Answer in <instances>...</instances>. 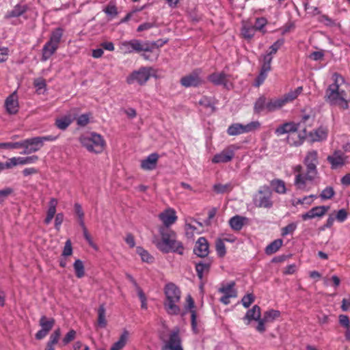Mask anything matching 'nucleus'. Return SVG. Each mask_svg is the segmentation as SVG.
<instances>
[{
	"label": "nucleus",
	"instance_id": "774afa93",
	"mask_svg": "<svg viewBox=\"0 0 350 350\" xmlns=\"http://www.w3.org/2000/svg\"><path fill=\"white\" fill-rule=\"evenodd\" d=\"M104 12L107 16L111 17H115L118 14L117 8L113 5H109L105 9Z\"/></svg>",
	"mask_w": 350,
	"mask_h": 350
},
{
	"label": "nucleus",
	"instance_id": "e2e57ef3",
	"mask_svg": "<svg viewBox=\"0 0 350 350\" xmlns=\"http://www.w3.org/2000/svg\"><path fill=\"white\" fill-rule=\"evenodd\" d=\"M33 85L36 88L37 91L45 89L46 87V81L43 78H37L33 81Z\"/></svg>",
	"mask_w": 350,
	"mask_h": 350
},
{
	"label": "nucleus",
	"instance_id": "c756f323",
	"mask_svg": "<svg viewBox=\"0 0 350 350\" xmlns=\"http://www.w3.org/2000/svg\"><path fill=\"white\" fill-rule=\"evenodd\" d=\"M245 319L248 321H257L258 322V326L257 328H260V320L262 319L260 318V308L257 305L254 306L252 308L247 311Z\"/></svg>",
	"mask_w": 350,
	"mask_h": 350
},
{
	"label": "nucleus",
	"instance_id": "39448f33",
	"mask_svg": "<svg viewBox=\"0 0 350 350\" xmlns=\"http://www.w3.org/2000/svg\"><path fill=\"white\" fill-rule=\"evenodd\" d=\"M161 350H183L178 329H163L159 333Z\"/></svg>",
	"mask_w": 350,
	"mask_h": 350
},
{
	"label": "nucleus",
	"instance_id": "9d476101",
	"mask_svg": "<svg viewBox=\"0 0 350 350\" xmlns=\"http://www.w3.org/2000/svg\"><path fill=\"white\" fill-rule=\"evenodd\" d=\"M304 163L306 166V171H308L309 176L317 174V166L319 163L317 151L315 150L308 151L304 158Z\"/></svg>",
	"mask_w": 350,
	"mask_h": 350
},
{
	"label": "nucleus",
	"instance_id": "f704fd0d",
	"mask_svg": "<svg viewBox=\"0 0 350 350\" xmlns=\"http://www.w3.org/2000/svg\"><path fill=\"white\" fill-rule=\"evenodd\" d=\"M64 31V30L62 27H57L51 31L49 40L48 42L59 46V44L61 42Z\"/></svg>",
	"mask_w": 350,
	"mask_h": 350
},
{
	"label": "nucleus",
	"instance_id": "2f4dec72",
	"mask_svg": "<svg viewBox=\"0 0 350 350\" xmlns=\"http://www.w3.org/2000/svg\"><path fill=\"white\" fill-rule=\"evenodd\" d=\"M28 8L26 5H22V4H17L16 5L14 8L8 12L5 18H14V17H18L25 13L27 10Z\"/></svg>",
	"mask_w": 350,
	"mask_h": 350
},
{
	"label": "nucleus",
	"instance_id": "a18cd8bd",
	"mask_svg": "<svg viewBox=\"0 0 350 350\" xmlns=\"http://www.w3.org/2000/svg\"><path fill=\"white\" fill-rule=\"evenodd\" d=\"M210 269L208 262H198L196 265V271L198 278L202 280L205 273H207Z\"/></svg>",
	"mask_w": 350,
	"mask_h": 350
},
{
	"label": "nucleus",
	"instance_id": "f03ea898",
	"mask_svg": "<svg viewBox=\"0 0 350 350\" xmlns=\"http://www.w3.org/2000/svg\"><path fill=\"white\" fill-rule=\"evenodd\" d=\"M159 232L161 239L154 240V243L161 252L183 254L185 247L182 242L176 239V234L174 231L168 228L160 227Z\"/></svg>",
	"mask_w": 350,
	"mask_h": 350
},
{
	"label": "nucleus",
	"instance_id": "6ab92c4d",
	"mask_svg": "<svg viewBox=\"0 0 350 350\" xmlns=\"http://www.w3.org/2000/svg\"><path fill=\"white\" fill-rule=\"evenodd\" d=\"M329 209V207L326 206H315L311 208L307 213L303 214L301 215V218L304 220H307L315 217H321L323 216L328 211Z\"/></svg>",
	"mask_w": 350,
	"mask_h": 350
},
{
	"label": "nucleus",
	"instance_id": "2eb2a0df",
	"mask_svg": "<svg viewBox=\"0 0 350 350\" xmlns=\"http://www.w3.org/2000/svg\"><path fill=\"white\" fill-rule=\"evenodd\" d=\"M194 308L195 304L193 299L190 295H188L186 298V305L185 306V311L182 314L184 315L187 310L190 312L191 328H196L198 326L201 325L200 321L198 320L197 314Z\"/></svg>",
	"mask_w": 350,
	"mask_h": 350
},
{
	"label": "nucleus",
	"instance_id": "393cba45",
	"mask_svg": "<svg viewBox=\"0 0 350 350\" xmlns=\"http://www.w3.org/2000/svg\"><path fill=\"white\" fill-rule=\"evenodd\" d=\"M5 106L7 111L10 114H14L18 111V104L16 94H12L6 98Z\"/></svg>",
	"mask_w": 350,
	"mask_h": 350
},
{
	"label": "nucleus",
	"instance_id": "c03bdc74",
	"mask_svg": "<svg viewBox=\"0 0 350 350\" xmlns=\"http://www.w3.org/2000/svg\"><path fill=\"white\" fill-rule=\"evenodd\" d=\"M227 133L230 136L238 135L244 133L243 124L240 123L232 124L228 128Z\"/></svg>",
	"mask_w": 350,
	"mask_h": 350
},
{
	"label": "nucleus",
	"instance_id": "ea45409f",
	"mask_svg": "<svg viewBox=\"0 0 350 350\" xmlns=\"http://www.w3.org/2000/svg\"><path fill=\"white\" fill-rule=\"evenodd\" d=\"M271 185L278 193L284 194L286 192V184L282 180L274 179L271 180Z\"/></svg>",
	"mask_w": 350,
	"mask_h": 350
},
{
	"label": "nucleus",
	"instance_id": "7c9ffc66",
	"mask_svg": "<svg viewBox=\"0 0 350 350\" xmlns=\"http://www.w3.org/2000/svg\"><path fill=\"white\" fill-rule=\"evenodd\" d=\"M284 105H285V104H284V100L282 97L276 98H271L269 101H267V111L272 112V111H276L278 109H280Z\"/></svg>",
	"mask_w": 350,
	"mask_h": 350
},
{
	"label": "nucleus",
	"instance_id": "603ef678",
	"mask_svg": "<svg viewBox=\"0 0 350 350\" xmlns=\"http://www.w3.org/2000/svg\"><path fill=\"white\" fill-rule=\"evenodd\" d=\"M55 321L53 318H48L45 316L41 317L40 325L42 328H52L54 326Z\"/></svg>",
	"mask_w": 350,
	"mask_h": 350
},
{
	"label": "nucleus",
	"instance_id": "5701e85b",
	"mask_svg": "<svg viewBox=\"0 0 350 350\" xmlns=\"http://www.w3.org/2000/svg\"><path fill=\"white\" fill-rule=\"evenodd\" d=\"M280 317L279 310L270 309L265 311L262 319L260 320V327L262 328L266 324L271 323Z\"/></svg>",
	"mask_w": 350,
	"mask_h": 350
},
{
	"label": "nucleus",
	"instance_id": "09e8293b",
	"mask_svg": "<svg viewBox=\"0 0 350 350\" xmlns=\"http://www.w3.org/2000/svg\"><path fill=\"white\" fill-rule=\"evenodd\" d=\"M137 253L141 256L144 262H151L153 260V257L142 247H137L136 249Z\"/></svg>",
	"mask_w": 350,
	"mask_h": 350
},
{
	"label": "nucleus",
	"instance_id": "c85d7f7f",
	"mask_svg": "<svg viewBox=\"0 0 350 350\" xmlns=\"http://www.w3.org/2000/svg\"><path fill=\"white\" fill-rule=\"evenodd\" d=\"M256 30L251 23H243L241 33L242 36L246 40H251L255 35Z\"/></svg>",
	"mask_w": 350,
	"mask_h": 350
},
{
	"label": "nucleus",
	"instance_id": "412c9836",
	"mask_svg": "<svg viewBox=\"0 0 350 350\" xmlns=\"http://www.w3.org/2000/svg\"><path fill=\"white\" fill-rule=\"evenodd\" d=\"M299 125L300 123L297 124L293 122H286L280 125L275 130V133L280 136L286 133H295L298 130Z\"/></svg>",
	"mask_w": 350,
	"mask_h": 350
},
{
	"label": "nucleus",
	"instance_id": "6e6552de",
	"mask_svg": "<svg viewBox=\"0 0 350 350\" xmlns=\"http://www.w3.org/2000/svg\"><path fill=\"white\" fill-rule=\"evenodd\" d=\"M150 69L142 67L138 70H135L126 77L128 84L138 83L140 85H144L150 78Z\"/></svg>",
	"mask_w": 350,
	"mask_h": 350
},
{
	"label": "nucleus",
	"instance_id": "72a5a7b5",
	"mask_svg": "<svg viewBox=\"0 0 350 350\" xmlns=\"http://www.w3.org/2000/svg\"><path fill=\"white\" fill-rule=\"evenodd\" d=\"M57 204V200L55 198H51L50 200L46 217L44 219L45 224H49L52 221L56 213Z\"/></svg>",
	"mask_w": 350,
	"mask_h": 350
},
{
	"label": "nucleus",
	"instance_id": "f257e3e1",
	"mask_svg": "<svg viewBox=\"0 0 350 350\" xmlns=\"http://www.w3.org/2000/svg\"><path fill=\"white\" fill-rule=\"evenodd\" d=\"M332 83L326 90V97L331 105H336L342 109L349 108L347 99V85L342 75L334 72L332 76Z\"/></svg>",
	"mask_w": 350,
	"mask_h": 350
},
{
	"label": "nucleus",
	"instance_id": "de8ad7c7",
	"mask_svg": "<svg viewBox=\"0 0 350 350\" xmlns=\"http://www.w3.org/2000/svg\"><path fill=\"white\" fill-rule=\"evenodd\" d=\"M200 234L198 229L192 224H185V234L188 239H193L195 234Z\"/></svg>",
	"mask_w": 350,
	"mask_h": 350
},
{
	"label": "nucleus",
	"instance_id": "aec40b11",
	"mask_svg": "<svg viewBox=\"0 0 350 350\" xmlns=\"http://www.w3.org/2000/svg\"><path fill=\"white\" fill-rule=\"evenodd\" d=\"M159 155L156 153L149 154L146 159L141 161V168L144 170L151 171L156 168Z\"/></svg>",
	"mask_w": 350,
	"mask_h": 350
},
{
	"label": "nucleus",
	"instance_id": "7ed1b4c3",
	"mask_svg": "<svg viewBox=\"0 0 350 350\" xmlns=\"http://www.w3.org/2000/svg\"><path fill=\"white\" fill-rule=\"evenodd\" d=\"M164 293L165 299L163 306L167 314L178 315L181 314V309L178 305L180 301L181 291L174 283H168L165 286Z\"/></svg>",
	"mask_w": 350,
	"mask_h": 350
},
{
	"label": "nucleus",
	"instance_id": "0eeeda50",
	"mask_svg": "<svg viewBox=\"0 0 350 350\" xmlns=\"http://www.w3.org/2000/svg\"><path fill=\"white\" fill-rule=\"evenodd\" d=\"M273 55L268 53L267 52L265 54L262 55V64L260 71L254 81V85L256 87H259L266 79L268 72L271 69V64L273 59Z\"/></svg>",
	"mask_w": 350,
	"mask_h": 350
},
{
	"label": "nucleus",
	"instance_id": "f3484780",
	"mask_svg": "<svg viewBox=\"0 0 350 350\" xmlns=\"http://www.w3.org/2000/svg\"><path fill=\"white\" fill-rule=\"evenodd\" d=\"M228 75L224 72H215L209 75L208 80L215 85H223L228 88Z\"/></svg>",
	"mask_w": 350,
	"mask_h": 350
},
{
	"label": "nucleus",
	"instance_id": "69168bd1",
	"mask_svg": "<svg viewBox=\"0 0 350 350\" xmlns=\"http://www.w3.org/2000/svg\"><path fill=\"white\" fill-rule=\"evenodd\" d=\"M90 122L89 114H82L77 120V124L79 126H85Z\"/></svg>",
	"mask_w": 350,
	"mask_h": 350
},
{
	"label": "nucleus",
	"instance_id": "a19ab883",
	"mask_svg": "<svg viewBox=\"0 0 350 350\" xmlns=\"http://www.w3.org/2000/svg\"><path fill=\"white\" fill-rule=\"evenodd\" d=\"M61 336L60 330L56 329L50 336L45 350H54V346L57 344Z\"/></svg>",
	"mask_w": 350,
	"mask_h": 350
},
{
	"label": "nucleus",
	"instance_id": "b1692460",
	"mask_svg": "<svg viewBox=\"0 0 350 350\" xmlns=\"http://www.w3.org/2000/svg\"><path fill=\"white\" fill-rule=\"evenodd\" d=\"M75 113H72L70 111L68 114L57 118L55 121L56 126L61 130L66 129L75 119Z\"/></svg>",
	"mask_w": 350,
	"mask_h": 350
},
{
	"label": "nucleus",
	"instance_id": "1a4fd4ad",
	"mask_svg": "<svg viewBox=\"0 0 350 350\" xmlns=\"http://www.w3.org/2000/svg\"><path fill=\"white\" fill-rule=\"evenodd\" d=\"M201 69H196L189 75L183 77L180 83L185 88L198 87L203 83Z\"/></svg>",
	"mask_w": 350,
	"mask_h": 350
},
{
	"label": "nucleus",
	"instance_id": "49530a36",
	"mask_svg": "<svg viewBox=\"0 0 350 350\" xmlns=\"http://www.w3.org/2000/svg\"><path fill=\"white\" fill-rule=\"evenodd\" d=\"M74 270L76 274V276L78 278H81L85 275V268L83 262L77 259L75 261L73 264Z\"/></svg>",
	"mask_w": 350,
	"mask_h": 350
},
{
	"label": "nucleus",
	"instance_id": "bf43d9fd",
	"mask_svg": "<svg viewBox=\"0 0 350 350\" xmlns=\"http://www.w3.org/2000/svg\"><path fill=\"white\" fill-rule=\"evenodd\" d=\"M255 297L252 293H247L241 299L242 305L247 308L254 301Z\"/></svg>",
	"mask_w": 350,
	"mask_h": 350
},
{
	"label": "nucleus",
	"instance_id": "37998d69",
	"mask_svg": "<svg viewBox=\"0 0 350 350\" xmlns=\"http://www.w3.org/2000/svg\"><path fill=\"white\" fill-rule=\"evenodd\" d=\"M266 98L265 96L259 97L254 103V111L256 113H260L263 111H267Z\"/></svg>",
	"mask_w": 350,
	"mask_h": 350
},
{
	"label": "nucleus",
	"instance_id": "c9c22d12",
	"mask_svg": "<svg viewBox=\"0 0 350 350\" xmlns=\"http://www.w3.org/2000/svg\"><path fill=\"white\" fill-rule=\"evenodd\" d=\"M303 88L301 86L297 87L295 90H291L287 94L282 96L284 104H287L293 101L297 96L302 92Z\"/></svg>",
	"mask_w": 350,
	"mask_h": 350
},
{
	"label": "nucleus",
	"instance_id": "8fccbe9b",
	"mask_svg": "<svg viewBox=\"0 0 350 350\" xmlns=\"http://www.w3.org/2000/svg\"><path fill=\"white\" fill-rule=\"evenodd\" d=\"M215 250L217 254L220 257H224L226 255V246L223 239H217L215 241Z\"/></svg>",
	"mask_w": 350,
	"mask_h": 350
},
{
	"label": "nucleus",
	"instance_id": "f8f14e48",
	"mask_svg": "<svg viewBox=\"0 0 350 350\" xmlns=\"http://www.w3.org/2000/svg\"><path fill=\"white\" fill-rule=\"evenodd\" d=\"M19 144L20 148H24V151L22 152L24 154L36 152L42 148L41 142L38 141L36 137L19 142Z\"/></svg>",
	"mask_w": 350,
	"mask_h": 350
},
{
	"label": "nucleus",
	"instance_id": "a211bd4d",
	"mask_svg": "<svg viewBox=\"0 0 350 350\" xmlns=\"http://www.w3.org/2000/svg\"><path fill=\"white\" fill-rule=\"evenodd\" d=\"M234 157V152L230 148H225L216 154L212 159L213 163H224L230 161Z\"/></svg>",
	"mask_w": 350,
	"mask_h": 350
},
{
	"label": "nucleus",
	"instance_id": "0e129e2a",
	"mask_svg": "<svg viewBox=\"0 0 350 350\" xmlns=\"http://www.w3.org/2000/svg\"><path fill=\"white\" fill-rule=\"evenodd\" d=\"M72 247L70 240H67L65 243V245L64 247V250L62 252V256L66 257L72 255Z\"/></svg>",
	"mask_w": 350,
	"mask_h": 350
},
{
	"label": "nucleus",
	"instance_id": "052dcab7",
	"mask_svg": "<svg viewBox=\"0 0 350 350\" xmlns=\"http://www.w3.org/2000/svg\"><path fill=\"white\" fill-rule=\"evenodd\" d=\"M120 49L124 53H132L134 52L131 40L122 42L120 45Z\"/></svg>",
	"mask_w": 350,
	"mask_h": 350
},
{
	"label": "nucleus",
	"instance_id": "5fc2aeb1",
	"mask_svg": "<svg viewBox=\"0 0 350 350\" xmlns=\"http://www.w3.org/2000/svg\"><path fill=\"white\" fill-rule=\"evenodd\" d=\"M98 323L100 327L106 325L105 309L103 306H100L98 310Z\"/></svg>",
	"mask_w": 350,
	"mask_h": 350
},
{
	"label": "nucleus",
	"instance_id": "13d9d810",
	"mask_svg": "<svg viewBox=\"0 0 350 350\" xmlns=\"http://www.w3.org/2000/svg\"><path fill=\"white\" fill-rule=\"evenodd\" d=\"M284 39H279L276 40L270 47L268 53L274 55L279 49L284 44Z\"/></svg>",
	"mask_w": 350,
	"mask_h": 350
},
{
	"label": "nucleus",
	"instance_id": "338daca9",
	"mask_svg": "<svg viewBox=\"0 0 350 350\" xmlns=\"http://www.w3.org/2000/svg\"><path fill=\"white\" fill-rule=\"evenodd\" d=\"M76 336V332L74 329H70L69 332L65 336V337L62 340L63 345H66L70 342L73 340Z\"/></svg>",
	"mask_w": 350,
	"mask_h": 350
},
{
	"label": "nucleus",
	"instance_id": "3c124183",
	"mask_svg": "<svg viewBox=\"0 0 350 350\" xmlns=\"http://www.w3.org/2000/svg\"><path fill=\"white\" fill-rule=\"evenodd\" d=\"M260 126L258 121H252L247 124H243L244 133H250L258 130Z\"/></svg>",
	"mask_w": 350,
	"mask_h": 350
},
{
	"label": "nucleus",
	"instance_id": "a878e982",
	"mask_svg": "<svg viewBox=\"0 0 350 350\" xmlns=\"http://www.w3.org/2000/svg\"><path fill=\"white\" fill-rule=\"evenodd\" d=\"M247 221V219L245 217L235 215L229 219L228 224L233 230L239 231L242 229Z\"/></svg>",
	"mask_w": 350,
	"mask_h": 350
},
{
	"label": "nucleus",
	"instance_id": "dca6fc26",
	"mask_svg": "<svg viewBox=\"0 0 350 350\" xmlns=\"http://www.w3.org/2000/svg\"><path fill=\"white\" fill-rule=\"evenodd\" d=\"M38 160L37 155H32L26 157H12L7 160V167L8 169L12 168L18 165H27L34 163Z\"/></svg>",
	"mask_w": 350,
	"mask_h": 350
},
{
	"label": "nucleus",
	"instance_id": "864d4df0",
	"mask_svg": "<svg viewBox=\"0 0 350 350\" xmlns=\"http://www.w3.org/2000/svg\"><path fill=\"white\" fill-rule=\"evenodd\" d=\"M199 105L206 108H211L212 111H215V105L211 98L208 96H203L199 100Z\"/></svg>",
	"mask_w": 350,
	"mask_h": 350
},
{
	"label": "nucleus",
	"instance_id": "680f3d73",
	"mask_svg": "<svg viewBox=\"0 0 350 350\" xmlns=\"http://www.w3.org/2000/svg\"><path fill=\"white\" fill-rule=\"evenodd\" d=\"M297 228V224L291 223L286 226L282 228V236L285 237L289 234H292Z\"/></svg>",
	"mask_w": 350,
	"mask_h": 350
},
{
	"label": "nucleus",
	"instance_id": "20e7f679",
	"mask_svg": "<svg viewBox=\"0 0 350 350\" xmlns=\"http://www.w3.org/2000/svg\"><path fill=\"white\" fill-rule=\"evenodd\" d=\"M79 141L81 146L88 152L95 154L101 153L106 146L103 137L95 132L81 135L79 138Z\"/></svg>",
	"mask_w": 350,
	"mask_h": 350
},
{
	"label": "nucleus",
	"instance_id": "4c0bfd02",
	"mask_svg": "<svg viewBox=\"0 0 350 350\" xmlns=\"http://www.w3.org/2000/svg\"><path fill=\"white\" fill-rule=\"evenodd\" d=\"M129 332L124 330V332L120 336L119 340L116 342L113 346L111 347L110 350H120L122 349L126 345V341L129 338Z\"/></svg>",
	"mask_w": 350,
	"mask_h": 350
},
{
	"label": "nucleus",
	"instance_id": "58836bf2",
	"mask_svg": "<svg viewBox=\"0 0 350 350\" xmlns=\"http://www.w3.org/2000/svg\"><path fill=\"white\" fill-rule=\"evenodd\" d=\"M328 131L326 128L321 126L316 129L312 134V139L314 141L319 142L324 140L327 137Z\"/></svg>",
	"mask_w": 350,
	"mask_h": 350
},
{
	"label": "nucleus",
	"instance_id": "e433bc0d",
	"mask_svg": "<svg viewBox=\"0 0 350 350\" xmlns=\"http://www.w3.org/2000/svg\"><path fill=\"white\" fill-rule=\"evenodd\" d=\"M234 188V185L229 182L226 184L217 183L213 187V191L217 193H230Z\"/></svg>",
	"mask_w": 350,
	"mask_h": 350
},
{
	"label": "nucleus",
	"instance_id": "bb28decb",
	"mask_svg": "<svg viewBox=\"0 0 350 350\" xmlns=\"http://www.w3.org/2000/svg\"><path fill=\"white\" fill-rule=\"evenodd\" d=\"M131 46L134 52L140 53L142 51L145 52H151V49L150 48V44L148 41H142L137 39H132Z\"/></svg>",
	"mask_w": 350,
	"mask_h": 350
},
{
	"label": "nucleus",
	"instance_id": "6e6d98bb",
	"mask_svg": "<svg viewBox=\"0 0 350 350\" xmlns=\"http://www.w3.org/2000/svg\"><path fill=\"white\" fill-rule=\"evenodd\" d=\"M267 20L264 17L256 18L255 25L254 27L257 31H262L263 33H265V31L263 30V28L267 25Z\"/></svg>",
	"mask_w": 350,
	"mask_h": 350
},
{
	"label": "nucleus",
	"instance_id": "4be33fe9",
	"mask_svg": "<svg viewBox=\"0 0 350 350\" xmlns=\"http://www.w3.org/2000/svg\"><path fill=\"white\" fill-rule=\"evenodd\" d=\"M194 253L200 257H205L208 254V243L204 237H200L198 239Z\"/></svg>",
	"mask_w": 350,
	"mask_h": 350
},
{
	"label": "nucleus",
	"instance_id": "423d86ee",
	"mask_svg": "<svg viewBox=\"0 0 350 350\" xmlns=\"http://www.w3.org/2000/svg\"><path fill=\"white\" fill-rule=\"evenodd\" d=\"M272 193L268 186L260 188L254 198V203L257 207L270 208L273 206Z\"/></svg>",
	"mask_w": 350,
	"mask_h": 350
},
{
	"label": "nucleus",
	"instance_id": "4468645a",
	"mask_svg": "<svg viewBox=\"0 0 350 350\" xmlns=\"http://www.w3.org/2000/svg\"><path fill=\"white\" fill-rule=\"evenodd\" d=\"M159 218L163 224L162 227L170 228L177 220L176 213L174 208H168L159 215Z\"/></svg>",
	"mask_w": 350,
	"mask_h": 350
},
{
	"label": "nucleus",
	"instance_id": "ddd939ff",
	"mask_svg": "<svg viewBox=\"0 0 350 350\" xmlns=\"http://www.w3.org/2000/svg\"><path fill=\"white\" fill-rule=\"evenodd\" d=\"M317 174H311L309 176L308 171L306 173H299L295 175L294 184L297 189L300 190L307 189L308 183H312Z\"/></svg>",
	"mask_w": 350,
	"mask_h": 350
},
{
	"label": "nucleus",
	"instance_id": "4d7b16f0",
	"mask_svg": "<svg viewBox=\"0 0 350 350\" xmlns=\"http://www.w3.org/2000/svg\"><path fill=\"white\" fill-rule=\"evenodd\" d=\"M335 194L334 190L332 187H327L324 189L320 194L322 200L331 199Z\"/></svg>",
	"mask_w": 350,
	"mask_h": 350
},
{
	"label": "nucleus",
	"instance_id": "9b49d317",
	"mask_svg": "<svg viewBox=\"0 0 350 350\" xmlns=\"http://www.w3.org/2000/svg\"><path fill=\"white\" fill-rule=\"evenodd\" d=\"M347 157L340 150L334 152L327 157V160L332 170H337L343 167L347 163Z\"/></svg>",
	"mask_w": 350,
	"mask_h": 350
},
{
	"label": "nucleus",
	"instance_id": "473e14b6",
	"mask_svg": "<svg viewBox=\"0 0 350 350\" xmlns=\"http://www.w3.org/2000/svg\"><path fill=\"white\" fill-rule=\"evenodd\" d=\"M234 282H230L225 285H222V286L219 288V292L230 297H236L237 296V292L234 288Z\"/></svg>",
	"mask_w": 350,
	"mask_h": 350
},
{
	"label": "nucleus",
	"instance_id": "79ce46f5",
	"mask_svg": "<svg viewBox=\"0 0 350 350\" xmlns=\"http://www.w3.org/2000/svg\"><path fill=\"white\" fill-rule=\"evenodd\" d=\"M283 241L280 239H275L269 244L265 248V253L268 255L275 253L282 245Z\"/></svg>",
	"mask_w": 350,
	"mask_h": 350
},
{
	"label": "nucleus",
	"instance_id": "cd10ccee",
	"mask_svg": "<svg viewBox=\"0 0 350 350\" xmlns=\"http://www.w3.org/2000/svg\"><path fill=\"white\" fill-rule=\"evenodd\" d=\"M58 46L46 42L42 49V61L48 60L57 51Z\"/></svg>",
	"mask_w": 350,
	"mask_h": 350
}]
</instances>
